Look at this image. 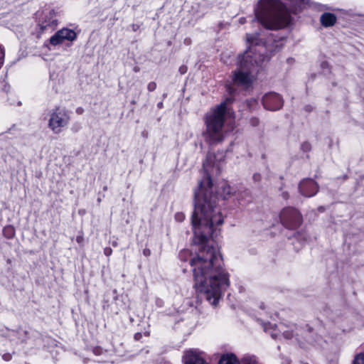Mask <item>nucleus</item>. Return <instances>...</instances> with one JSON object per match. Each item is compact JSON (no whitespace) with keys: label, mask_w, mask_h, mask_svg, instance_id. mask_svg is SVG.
<instances>
[{"label":"nucleus","mask_w":364,"mask_h":364,"mask_svg":"<svg viewBox=\"0 0 364 364\" xmlns=\"http://www.w3.org/2000/svg\"><path fill=\"white\" fill-rule=\"evenodd\" d=\"M336 21V17L334 14L331 13H325L321 16V23L325 27H328L334 25Z\"/></svg>","instance_id":"12"},{"label":"nucleus","mask_w":364,"mask_h":364,"mask_svg":"<svg viewBox=\"0 0 364 364\" xmlns=\"http://www.w3.org/2000/svg\"><path fill=\"white\" fill-rule=\"evenodd\" d=\"M353 364H364V353L356 355Z\"/></svg>","instance_id":"15"},{"label":"nucleus","mask_w":364,"mask_h":364,"mask_svg":"<svg viewBox=\"0 0 364 364\" xmlns=\"http://www.w3.org/2000/svg\"><path fill=\"white\" fill-rule=\"evenodd\" d=\"M176 220L181 222L183 220L185 216L183 213H177L175 216Z\"/></svg>","instance_id":"22"},{"label":"nucleus","mask_w":364,"mask_h":364,"mask_svg":"<svg viewBox=\"0 0 364 364\" xmlns=\"http://www.w3.org/2000/svg\"><path fill=\"white\" fill-rule=\"evenodd\" d=\"M284 364H290V361L288 359H285Z\"/></svg>","instance_id":"28"},{"label":"nucleus","mask_w":364,"mask_h":364,"mask_svg":"<svg viewBox=\"0 0 364 364\" xmlns=\"http://www.w3.org/2000/svg\"><path fill=\"white\" fill-rule=\"evenodd\" d=\"M227 112L226 101L212 109L205 117V139L210 144L221 141L224 139V117Z\"/></svg>","instance_id":"4"},{"label":"nucleus","mask_w":364,"mask_h":364,"mask_svg":"<svg viewBox=\"0 0 364 364\" xmlns=\"http://www.w3.org/2000/svg\"><path fill=\"white\" fill-rule=\"evenodd\" d=\"M76 37L77 34L73 30L63 28L52 36L49 41L52 46H56L63 43L65 41H73Z\"/></svg>","instance_id":"9"},{"label":"nucleus","mask_w":364,"mask_h":364,"mask_svg":"<svg viewBox=\"0 0 364 364\" xmlns=\"http://www.w3.org/2000/svg\"><path fill=\"white\" fill-rule=\"evenodd\" d=\"M311 149V146L309 142H304L301 144V149L305 152L309 151Z\"/></svg>","instance_id":"17"},{"label":"nucleus","mask_w":364,"mask_h":364,"mask_svg":"<svg viewBox=\"0 0 364 364\" xmlns=\"http://www.w3.org/2000/svg\"><path fill=\"white\" fill-rule=\"evenodd\" d=\"M284 197L285 198H287V194H284Z\"/></svg>","instance_id":"37"},{"label":"nucleus","mask_w":364,"mask_h":364,"mask_svg":"<svg viewBox=\"0 0 364 364\" xmlns=\"http://www.w3.org/2000/svg\"><path fill=\"white\" fill-rule=\"evenodd\" d=\"M82 111H83V109L82 108H78L76 110L77 113H78V114H82Z\"/></svg>","instance_id":"26"},{"label":"nucleus","mask_w":364,"mask_h":364,"mask_svg":"<svg viewBox=\"0 0 364 364\" xmlns=\"http://www.w3.org/2000/svg\"><path fill=\"white\" fill-rule=\"evenodd\" d=\"M278 46H277H277H275V45H274V51L276 50V48H277Z\"/></svg>","instance_id":"32"},{"label":"nucleus","mask_w":364,"mask_h":364,"mask_svg":"<svg viewBox=\"0 0 364 364\" xmlns=\"http://www.w3.org/2000/svg\"><path fill=\"white\" fill-rule=\"evenodd\" d=\"M156 88V84L154 82H151L148 84L147 89L149 91L152 92Z\"/></svg>","instance_id":"19"},{"label":"nucleus","mask_w":364,"mask_h":364,"mask_svg":"<svg viewBox=\"0 0 364 364\" xmlns=\"http://www.w3.org/2000/svg\"><path fill=\"white\" fill-rule=\"evenodd\" d=\"M299 188L303 196L311 197L314 196L318 191V185L314 180L306 178L300 182Z\"/></svg>","instance_id":"11"},{"label":"nucleus","mask_w":364,"mask_h":364,"mask_svg":"<svg viewBox=\"0 0 364 364\" xmlns=\"http://www.w3.org/2000/svg\"><path fill=\"white\" fill-rule=\"evenodd\" d=\"M255 41V36H252V35H247V41L250 43H253Z\"/></svg>","instance_id":"21"},{"label":"nucleus","mask_w":364,"mask_h":364,"mask_svg":"<svg viewBox=\"0 0 364 364\" xmlns=\"http://www.w3.org/2000/svg\"><path fill=\"white\" fill-rule=\"evenodd\" d=\"M70 116L65 109L56 107L50 114L48 127L54 133L58 134L68 124Z\"/></svg>","instance_id":"7"},{"label":"nucleus","mask_w":364,"mask_h":364,"mask_svg":"<svg viewBox=\"0 0 364 364\" xmlns=\"http://www.w3.org/2000/svg\"><path fill=\"white\" fill-rule=\"evenodd\" d=\"M194 287L205 294L206 299L216 306L222 294L230 286L229 274L223 268L220 253L213 247L203 246L191 261Z\"/></svg>","instance_id":"2"},{"label":"nucleus","mask_w":364,"mask_h":364,"mask_svg":"<svg viewBox=\"0 0 364 364\" xmlns=\"http://www.w3.org/2000/svg\"><path fill=\"white\" fill-rule=\"evenodd\" d=\"M180 70H181V73H183V72H184V71H183V69H182V68H180Z\"/></svg>","instance_id":"33"},{"label":"nucleus","mask_w":364,"mask_h":364,"mask_svg":"<svg viewBox=\"0 0 364 364\" xmlns=\"http://www.w3.org/2000/svg\"><path fill=\"white\" fill-rule=\"evenodd\" d=\"M81 240H82V238H81V237H77V241L78 242H80L81 241Z\"/></svg>","instance_id":"30"},{"label":"nucleus","mask_w":364,"mask_h":364,"mask_svg":"<svg viewBox=\"0 0 364 364\" xmlns=\"http://www.w3.org/2000/svg\"><path fill=\"white\" fill-rule=\"evenodd\" d=\"M230 190H231V188L230 186L228 185H225L223 188V194L224 195H230Z\"/></svg>","instance_id":"20"},{"label":"nucleus","mask_w":364,"mask_h":364,"mask_svg":"<svg viewBox=\"0 0 364 364\" xmlns=\"http://www.w3.org/2000/svg\"><path fill=\"white\" fill-rule=\"evenodd\" d=\"M57 15L58 13L51 8H46L37 12V26L40 29V33L53 31L57 28L58 24Z\"/></svg>","instance_id":"5"},{"label":"nucleus","mask_w":364,"mask_h":364,"mask_svg":"<svg viewBox=\"0 0 364 364\" xmlns=\"http://www.w3.org/2000/svg\"><path fill=\"white\" fill-rule=\"evenodd\" d=\"M183 364H208L203 358V353L197 350H189L183 355Z\"/></svg>","instance_id":"10"},{"label":"nucleus","mask_w":364,"mask_h":364,"mask_svg":"<svg viewBox=\"0 0 364 364\" xmlns=\"http://www.w3.org/2000/svg\"><path fill=\"white\" fill-rule=\"evenodd\" d=\"M267 100V97H265L264 98V100H263V102H264V105H265V103H266Z\"/></svg>","instance_id":"29"},{"label":"nucleus","mask_w":364,"mask_h":364,"mask_svg":"<svg viewBox=\"0 0 364 364\" xmlns=\"http://www.w3.org/2000/svg\"><path fill=\"white\" fill-rule=\"evenodd\" d=\"M284 40L285 39L283 36L280 38V41H282V43H280L279 47H281L283 45V42L284 41Z\"/></svg>","instance_id":"27"},{"label":"nucleus","mask_w":364,"mask_h":364,"mask_svg":"<svg viewBox=\"0 0 364 364\" xmlns=\"http://www.w3.org/2000/svg\"><path fill=\"white\" fill-rule=\"evenodd\" d=\"M180 70H181V73H183V72H184V71H183V69H182V68H180Z\"/></svg>","instance_id":"34"},{"label":"nucleus","mask_w":364,"mask_h":364,"mask_svg":"<svg viewBox=\"0 0 364 364\" xmlns=\"http://www.w3.org/2000/svg\"><path fill=\"white\" fill-rule=\"evenodd\" d=\"M5 58V50L4 48L0 45V68L2 67L4 63Z\"/></svg>","instance_id":"16"},{"label":"nucleus","mask_w":364,"mask_h":364,"mask_svg":"<svg viewBox=\"0 0 364 364\" xmlns=\"http://www.w3.org/2000/svg\"><path fill=\"white\" fill-rule=\"evenodd\" d=\"M135 338H139L138 334H135Z\"/></svg>","instance_id":"35"},{"label":"nucleus","mask_w":364,"mask_h":364,"mask_svg":"<svg viewBox=\"0 0 364 364\" xmlns=\"http://www.w3.org/2000/svg\"><path fill=\"white\" fill-rule=\"evenodd\" d=\"M144 254H145L146 255H148L149 254V252H145V251H144Z\"/></svg>","instance_id":"31"},{"label":"nucleus","mask_w":364,"mask_h":364,"mask_svg":"<svg viewBox=\"0 0 364 364\" xmlns=\"http://www.w3.org/2000/svg\"><path fill=\"white\" fill-rule=\"evenodd\" d=\"M270 326H271V324H270V323H269V324H267V325H265V326H264V331H266V332H267L268 331H269V334H270L271 337H273V333L271 331Z\"/></svg>","instance_id":"24"},{"label":"nucleus","mask_w":364,"mask_h":364,"mask_svg":"<svg viewBox=\"0 0 364 364\" xmlns=\"http://www.w3.org/2000/svg\"><path fill=\"white\" fill-rule=\"evenodd\" d=\"M274 104L276 102L279 101L280 102V96L274 92ZM276 109V105H274V109Z\"/></svg>","instance_id":"25"},{"label":"nucleus","mask_w":364,"mask_h":364,"mask_svg":"<svg viewBox=\"0 0 364 364\" xmlns=\"http://www.w3.org/2000/svg\"><path fill=\"white\" fill-rule=\"evenodd\" d=\"M280 220L282 224L287 228L295 230L302 223V216L301 213L294 208H285L280 213Z\"/></svg>","instance_id":"8"},{"label":"nucleus","mask_w":364,"mask_h":364,"mask_svg":"<svg viewBox=\"0 0 364 364\" xmlns=\"http://www.w3.org/2000/svg\"><path fill=\"white\" fill-rule=\"evenodd\" d=\"M215 155L209 153L203 163L204 177L199 181L195 191V208L192 215V225L198 242L204 244L208 235L213 236L215 226L223 223L220 208L215 205L217 196L214 193L211 175L220 171V161L215 162Z\"/></svg>","instance_id":"1"},{"label":"nucleus","mask_w":364,"mask_h":364,"mask_svg":"<svg viewBox=\"0 0 364 364\" xmlns=\"http://www.w3.org/2000/svg\"><path fill=\"white\" fill-rule=\"evenodd\" d=\"M4 233L7 237L11 238L14 236L15 231L12 227L9 226L4 229Z\"/></svg>","instance_id":"14"},{"label":"nucleus","mask_w":364,"mask_h":364,"mask_svg":"<svg viewBox=\"0 0 364 364\" xmlns=\"http://www.w3.org/2000/svg\"><path fill=\"white\" fill-rule=\"evenodd\" d=\"M218 364H240L239 361L237 360V358L235 355L232 353H228L225 355H223L219 362Z\"/></svg>","instance_id":"13"},{"label":"nucleus","mask_w":364,"mask_h":364,"mask_svg":"<svg viewBox=\"0 0 364 364\" xmlns=\"http://www.w3.org/2000/svg\"><path fill=\"white\" fill-rule=\"evenodd\" d=\"M260 51L250 46L242 55L238 56V68L232 77L235 85L245 88L249 87L255 79L257 68L262 65L265 60L269 61V58L257 53Z\"/></svg>","instance_id":"3"},{"label":"nucleus","mask_w":364,"mask_h":364,"mask_svg":"<svg viewBox=\"0 0 364 364\" xmlns=\"http://www.w3.org/2000/svg\"><path fill=\"white\" fill-rule=\"evenodd\" d=\"M135 338H139L138 334H135Z\"/></svg>","instance_id":"36"},{"label":"nucleus","mask_w":364,"mask_h":364,"mask_svg":"<svg viewBox=\"0 0 364 364\" xmlns=\"http://www.w3.org/2000/svg\"><path fill=\"white\" fill-rule=\"evenodd\" d=\"M104 253L106 256H110L112 253V250L110 247H106L104 250Z\"/></svg>","instance_id":"23"},{"label":"nucleus","mask_w":364,"mask_h":364,"mask_svg":"<svg viewBox=\"0 0 364 364\" xmlns=\"http://www.w3.org/2000/svg\"><path fill=\"white\" fill-rule=\"evenodd\" d=\"M273 0H260L255 9L257 21L266 28H272Z\"/></svg>","instance_id":"6"},{"label":"nucleus","mask_w":364,"mask_h":364,"mask_svg":"<svg viewBox=\"0 0 364 364\" xmlns=\"http://www.w3.org/2000/svg\"><path fill=\"white\" fill-rule=\"evenodd\" d=\"M244 364H259L255 358H246L244 361Z\"/></svg>","instance_id":"18"}]
</instances>
